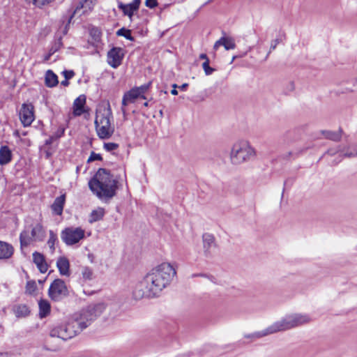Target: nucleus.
<instances>
[{"mask_svg": "<svg viewBox=\"0 0 357 357\" xmlns=\"http://www.w3.org/2000/svg\"><path fill=\"white\" fill-rule=\"evenodd\" d=\"M175 268L169 263H162L155 266L139 281L132 291L135 300L154 298L170 284L176 276Z\"/></svg>", "mask_w": 357, "mask_h": 357, "instance_id": "obj_1", "label": "nucleus"}, {"mask_svg": "<svg viewBox=\"0 0 357 357\" xmlns=\"http://www.w3.org/2000/svg\"><path fill=\"white\" fill-rule=\"evenodd\" d=\"M104 303H91L75 314L69 321L63 325H59L52 328L50 336L68 340L77 335L84 329L90 326L97 317L105 310Z\"/></svg>", "mask_w": 357, "mask_h": 357, "instance_id": "obj_2", "label": "nucleus"}, {"mask_svg": "<svg viewBox=\"0 0 357 357\" xmlns=\"http://www.w3.org/2000/svg\"><path fill=\"white\" fill-rule=\"evenodd\" d=\"M122 180L121 174L114 175L107 169L100 168L89 181V187L98 198L107 200L116 195L119 183Z\"/></svg>", "mask_w": 357, "mask_h": 357, "instance_id": "obj_3", "label": "nucleus"}, {"mask_svg": "<svg viewBox=\"0 0 357 357\" xmlns=\"http://www.w3.org/2000/svg\"><path fill=\"white\" fill-rule=\"evenodd\" d=\"M307 314H294L286 316L283 319L273 323L264 330L245 335V338L259 339L277 332L289 330L311 321Z\"/></svg>", "mask_w": 357, "mask_h": 357, "instance_id": "obj_4", "label": "nucleus"}, {"mask_svg": "<svg viewBox=\"0 0 357 357\" xmlns=\"http://www.w3.org/2000/svg\"><path fill=\"white\" fill-rule=\"evenodd\" d=\"M255 155L254 149L246 142H242L234 144L230 158L234 165L241 164L249 160Z\"/></svg>", "mask_w": 357, "mask_h": 357, "instance_id": "obj_5", "label": "nucleus"}, {"mask_svg": "<svg viewBox=\"0 0 357 357\" xmlns=\"http://www.w3.org/2000/svg\"><path fill=\"white\" fill-rule=\"evenodd\" d=\"M84 234L81 227H67L62 230L61 238L67 245H73L83 239Z\"/></svg>", "mask_w": 357, "mask_h": 357, "instance_id": "obj_6", "label": "nucleus"}, {"mask_svg": "<svg viewBox=\"0 0 357 357\" xmlns=\"http://www.w3.org/2000/svg\"><path fill=\"white\" fill-rule=\"evenodd\" d=\"M48 295L54 301L68 296L69 291L65 282L61 279H55L50 286Z\"/></svg>", "mask_w": 357, "mask_h": 357, "instance_id": "obj_7", "label": "nucleus"}, {"mask_svg": "<svg viewBox=\"0 0 357 357\" xmlns=\"http://www.w3.org/2000/svg\"><path fill=\"white\" fill-rule=\"evenodd\" d=\"M125 53L124 50L121 47H114L108 52L107 55V61L108 64L113 68H117L123 59Z\"/></svg>", "mask_w": 357, "mask_h": 357, "instance_id": "obj_8", "label": "nucleus"}, {"mask_svg": "<svg viewBox=\"0 0 357 357\" xmlns=\"http://www.w3.org/2000/svg\"><path fill=\"white\" fill-rule=\"evenodd\" d=\"M20 118L24 127L30 126L34 119L33 106L31 104H22Z\"/></svg>", "mask_w": 357, "mask_h": 357, "instance_id": "obj_9", "label": "nucleus"}, {"mask_svg": "<svg viewBox=\"0 0 357 357\" xmlns=\"http://www.w3.org/2000/svg\"><path fill=\"white\" fill-rule=\"evenodd\" d=\"M141 3V0H133L132 3L124 4L121 1H118V8L123 12L124 15L128 16L130 20H132V17L134 13L139 10Z\"/></svg>", "mask_w": 357, "mask_h": 357, "instance_id": "obj_10", "label": "nucleus"}, {"mask_svg": "<svg viewBox=\"0 0 357 357\" xmlns=\"http://www.w3.org/2000/svg\"><path fill=\"white\" fill-rule=\"evenodd\" d=\"M204 252L206 257L212 255L213 250L216 247L215 237L213 234L205 233L202 236Z\"/></svg>", "mask_w": 357, "mask_h": 357, "instance_id": "obj_11", "label": "nucleus"}, {"mask_svg": "<svg viewBox=\"0 0 357 357\" xmlns=\"http://www.w3.org/2000/svg\"><path fill=\"white\" fill-rule=\"evenodd\" d=\"M96 130L98 136L100 139H109L114 132V128L111 126L110 120H107V122H102L101 124H98Z\"/></svg>", "mask_w": 357, "mask_h": 357, "instance_id": "obj_12", "label": "nucleus"}, {"mask_svg": "<svg viewBox=\"0 0 357 357\" xmlns=\"http://www.w3.org/2000/svg\"><path fill=\"white\" fill-rule=\"evenodd\" d=\"M140 98L139 93L135 88L131 89L130 91L126 92L122 98V107L121 112L124 116L126 115V110L125 107L129 103H133L135 101Z\"/></svg>", "mask_w": 357, "mask_h": 357, "instance_id": "obj_13", "label": "nucleus"}, {"mask_svg": "<svg viewBox=\"0 0 357 357\" xmlns=\"http://www.w3.org/2000/svg\"><path fill=\"white\" fill-rule=\"evenodd\" d=\"M112 118V112L109 105L107 107H103L98 109L96 114L95 126L98 127V124H101L102 122H107V120H110Z\"/></svg>", "mask_w": 357, "mask_h": 357, "instance_id": "obj_14", "label": "nucleus"}, {"mask_svg": "<svg viewBox=\"0 0 357 357\" xmlns=\"http://www.w3.org/2000/svg\"><path fill=\"white\" fill-rule=\"evenodd\" d=\"M13 246L5 241H0V260H7L14 254Z\"/></svg>", "mask_w": 357, "mask_h": 357, "instance_id": "obj_15", "label": "nucleus"}, {"mask_svg": "<svg viewBox=\"0 0 357 357\" xmlns=\"http://www.w3.org/2000/svg\"><path fill=\"white\" fill-rule=\"evenodd\" d=\"M33 261L40 273H45L47 272L48 269V265L45 261V257L43 255L38 252H33Z\"/></svg>", "mask_w": 357, "mask_h": 357, "instance_id": "obj_16", "label": "nucleus"}, {"mask_svg": "<svg viewBox=\"0 0 357 357\" xmlns=\"http://www.w3.org/2000/svg\"><path fill=\"white\" fill-rule=\"evenodd\" d=\"M66 202V195H61L57 197L51 206L54 214L61 215L63 213L64 204Z\"/></svg>", "mask_w": 357, "mask_h": 357, "instance_id": "obj_17", "label": "nucleus"}, {"mask_svg": "<svg viewBox=\"0 0 357 357\" xmlns=\"http://www.w3.org/2000/svg\"><path fill=\"white\" fill-rule=\"evenodd\" d=\"M56 266L61 275L68 276L70 275V264L66 257H59L56 261Z\"/></svg>", "mask_w": 357, "mask_h": 357, "instance_id": "obj_18", "label": "nucleus"}, {"mask_svg": "<svg viewBox=\"0 0 357 357\" xmlns=\"http://www.w3.org/2000/svg\"><path fill=\"white\" fill-rule=\"evenodd\" d=\"M33 241H42L45 236V231L40 223L36 224L31 232Z\"/></svg>", "mask_w": 357, "mask_h": 357, "instance_id": "obj_19", "label": "nucleus"}, {"mask_svg": "<svg viewBox=\"0 0 357 357\" xmlns=\"http://www.w3.org/2000/svg\"><path fill=\"white\" fill-rule=\"evenodd\" d=\"M12 160V152L8 146L0 148V165H6Z\"/></svg>", "mask_w": 357, "mask_h": 357, "instance_id": "obj_20", "label": "nucleus"}, {"mask_svg": "<svg viewBox=\"0 0 357 357\" xmlns=\"http://www.w3.org/2000/svg\"><path fill=\"white\" fill-rule=\"evenodd\" d=\"M86 103L84 96L77 98L73 102V112L75 116H80L84 112V107Z\"/></svg>", "mask_w": 357, "mask_h": 357, "instance_id": "obj_21", "label": "nucleus"}, {"mask_svg": "<svg viewBox=\"0 0 357 357\" xmlns=\"http://www.w3.org/2000/svg\"><path fill=\"white\" fill-rule=\"evenodd\" d=\"M13 311L17 318L26 317L29 315L30 310L25 304L15 305L13 307Z\"/></svg>", "mask_w": 357, "mask_h": 357, "instance_id": "obj_22", "label": "nucleus"}, {"mask_svg": "<svg viewBox=\"0 0 357 357\" xmlns=\"http://www.w3.org/2000/svg\"><path fill=\"white\" fill-rule=\"evenodd\" d=\"M45 83L47 87L56 86L59 83L57 75L52 70H48L45 73Z\"/></svg>", "mask_w": 357, "mask_h": 357, "instance_id": "obj_23", "label": "nucleus"}, {"mask_svg": "<svg viewBox=\"0 0 357 357\" xmlns=\"http://www.w3.org/2000/svg\"><path fill=\"white\" fill-rule=\"evenodd\" d=\"M339 156L340 157H347V158H353L357 156V145L354 149V151H344L340 149V146H338V149L337 151H335L333 149H329L327 151V153L331 155H333L336 153H339Z\"/></svg>", "mask_w": 357, "mask_h": 357, "instance_id": "obj_24", "label": "nucleus"}, {"mask_svg": "<svg viewBox=\"0 0 357 357\" xmlns=\"http://www.w3.org/2000/svg\"><path fill=\"white\" fill-rule=\"evenodd\" d=\"M38 306L40 318L46 317L50 313V303L47 300L41 299L38 303Z\"/></svg>", "mask_w": 357, "mask_h": 357, "instance_id": "obj_25", "label": "nucleus"}, {"mask_svg": "<svg viewBox=\"0 0 357 357\" xmlns=\"http://www.w3.org/2000/svg\"><path fill=\"white\" fill-rule=\"evenodd\" d=\"M342 132L343 131L341 128H340L337 131L321 130V133L326 139L335 142H338L340 140Z\"/></svg>", "mask_w": 357, "mask_h": 357, "instance_id": "obj_26", "label": "nucleus"}, {"mask_svg": "<svg viewBox=\"0 0 357 357\" xmlns=\"http://www.w3.org/2000/svg\"><path fill=\"white\" fill-rule=\"evenodd\" d=\"M105 215L104 209L102 208H98L96 210L92 211L90 215L89 222L92 223L94 222H97L102 219Z\"/></svg>", "mask_w": 357, "mask_h": 357, "instance_id": "obj_27", "label": "nucleus"}, {"mask_svg": "<svg viewBox=\"0 0 357 357\" xmlns=\"http://www.w3.org/2000/svg\"><path fill=\"white\" fill-rule=\"evenodd\" d=\"M32 240L33 239L31 235H29V231L24 230L20 233V241L21 247L27 246L28 245H29Z\"/></svg>", "mask_w": 357, "mask_h": 357, "instance_id": "obj_28", "label": "nucleus"}, {"mask_svg": "<svg viewBox=\"0 0 357 357\" xmlns=\"http://www.w3.org/2000/svg\"><path fill=\"white\" fill-rule=\"evenodd\" d=\"M82 275L84 281H91L94 278V274L93 270L88 267L84 266L82 268Z\"/></svg>", "mask_w": 357, "mask_h": 357, "instance_id": "obj_29", "label": "nucleus"}, {"mask_svg": "<svg viewBox=\"0 0 357 357\" xmlns=\"http://www.w3.org/2000/svg\"><path fill=\"white\" fill-rule=\"evenodd\" d=\"M116 34L118 36H123V37H124L125 38H126L127 40H128L130 41H134L135 40V38L131 34V30L128 29H126L125 27H122L120 29H119L116 31Z\"/></svg>", "mask_w": 357, "mask_h": 357, "instance_id": "obj_30", "label": "nucleus"}, {"mask_svg": "<svg viewBox=\"0 0 357 357\" xmlns=\"http://www.w3.org/2000/svg\"><path fill=\"white\" fill-rule=\"evenodd\" d=\"M151 85V82H149L146 84L141 85L140 86L134 87V88L137 90V93H139L140 98L146 99V96H144V93L149 90Z\"/></svg>", "mask_w": 357, "mask_h": 357, "instance_id": "obj_31", "label": "nucleus"}, {"mask_svg": "<svg viewBox=\"0 0 357 357\" xmlns=\"http://www.w3.org/2000/svg\"><path fill=\"white\" fill-rule=\"evenodd\" d=\"M301 153V151H289L281 155V158L285 160L295 159Z\"/></svg>", "mask_w": 357, "mask_h": 357, "instance_id": "obj_32", "label": "nucleus"}, {"mask_svg": "<svg viewBox=\"0 0 357 357\" xmlns=\"http://www.w3.org/2000/svg\"><path fill=\"white\" fill-rule=\"evenodd\" d=\"M37 289L36 283L34 280H30L26 282L25 292L28 294H32Z\"/></svg>", "mask_w": 357, "mask_h": 357, "instance_id": "obj_33", "label": "nucleus"}, {"mask_svg": "<svg viewBox=\"0 0 357 357\" xmlns=\"http://www.w3.org/2000/svg\"><path fill=\"white\" fill-rule=\"evenodd\" d=\"M56 241H57L56 235L54 233L53 231L50 230V237H49V239L47 241V244L52 252L54 251V249H55L54 245H55V243Z\"/></svg>", "mask_w": 357, "mask_h": 357, "instance_id": "obj_34", "label": "nucleus"}, {"mask_svg": "<svg viewBox=\"0 0 357 357\" xmlns=\"http://www.w3.org/2000/svg\"><path fill=\"white\" fill-rule=\"evenodd\" d=\"M62 46H63L62 36H59V38L57 39V40L54 43V44L50 48V54H54Z\"/></svg>", "mask_w": 357, "mask_h": 357, "instance_id": "obj_35", "label": "nucleus"}, {"mask_svg": "<svg viewBox=\"0 0 357 357\" xmlns=\"http://www.w3.org/2000/svg\"><path fill=\"white\" fill-rule=\"evenodd\" d=\"M89 0H83L82 1H80L78 5L76 6L75 10L73 11V13H72V15H70L69 20H68V22L70 23V21L71 20L73 19V17L77 13H79V10L83 9L84 8V4L88 2Z\"/></svg>", "mask_w": 357, "mask_h": 357, "instance_id": "obj_36", "label": "nucleus"}, {"mask_svg": "<svg viewBox=\"0 0 357 357\" xmlns=\"http://www.w3.org/2000/svg\"><path fill=\"white\" fill-rule=\"evenodd\" d=\"M224 47L226 50H233L236 47L234 40L231 38L225 37V40H224Z\"/></svg>", "mask_w": 357, "mask_h": 357, "instance_id": "obj_37", "label": "nucleus"}, {"mask_svg": "<svg viewBox=\"0 0 357 357\" xmlns=\"http://www.w3.org/2000/svg\"><path fill=\"white\" fill-rule=\"evenodd\" d=\"M209 62L210 61L207 60L204 61V62L202 63V68L206 75H210L215 71V69L209 66Z\"/></svg>", "mask_w": 357, "mask_h": 357, "instance_id": "obj_38", "label": "nucleus"}, {"mask_svg": "<svg viewBox=\"0 0 357 357\" xmlns=\"http://www.w3.org/2000/svg\"><path fill=\"white\" fill-rule=\"evenodd\" d=\"M55 0H35V6L39 8H42L43 6H47Z\"/></svg>", "mask_w": 357, "mask_h": 357, "instance_id": "obj_39", "label": "nucleus"}, {"mask_svg": "<svg viewBox=\"0 0 357 357\" xmlns=\"http://www.w3.org/2000/svg\"><path fill=\"white\" fill-rule=\"evenodd\" d=\"M119 147V144L114 142H107L104 144V148L107 151H112Z\"/></svg>", "mask_w": 357, "mask_h": 357, "instance_id": "obj_40", "label": "nucleus"}, {"mask_svg": "<svg viewBox=\"0 0 357 357\" xmlns=\"http://www.w3.org/2000/svg\"><path fill=\"white\" fill-rule=\"evenodd\" d=\"M102 156L99 153H96L93 151H92L91 153V155L87 160L88 162H91L92 161H95V160H102Z\"/></svg>", "mask_w": 357, "mask_h": 357, "instance_id": "obj_41", "label": "nucleus"}, {"mask_svg": "<svg viewBox=\"0 0 357 357\" xmlns=\"http://www.w3.org/2000/svg\"><path fill=\"white\" fill-rule=\"evenodd\" d=\"M145 5L149 8H154L158 6L157 0H146Z\"/></svg>", "mask_w": 357, "mask_h": 357, "instance_id": "obj_42", "label": "nucleus"}, {"mask_svg": "<svg viewBox=\"0 0 357 357\" xmlns=\"http://www.w3.org/2000/svg\"><path fill=\"white\" fill-rule=\"evenodd\" d=\"M91 34L96 40H99L100 38V31L98 29H92Z\"/></svg>", "mask_w": 357, "mask_h": 357, "instance_id": "obj_43", "label": "nucleus"}, {"mask_svg": "<svg viewBox=\"0 0 357 357\" xmlns=\"http://www.w3.org/2000/svg\"><path fill=\"white\" fill-rule=\"evenodd\" d=\"M62 74L63 75L65 79H70L73 78L75 75V73L73 70H65L62 72Z\"/></svg>", "mask_w": 357, "mask_h": 357, "instance_id": "obj_44", "label": "nucleus"}, {"mask_svg": "<svg viewBox=\"0 0 357 357\" xmlns=\"http://www.w3.org/2000/svg\"><path fill=\"white\" fill-rule=\"evenodd\" d=\"M65 128L60 127L58 130L53 135L54 137L56 138V139H59L64 135Z\"/></svg>", "mask_w": 357, "mask_h": 357, "instance_id": "obj_45", "label": "nucleus"}, {"mask_svg": "<svg viewBox=\"0 0 357 357\" xmlns=\"http://www.w3.org/2000/svg\"><path fill=\"white\" fill-rule=\"evenodd\" d=\"M280 43V39H279V38H277L271 42L270 50H269L267 56L269 55V54L271 53V51L274 50L276 48L277 45Z\"/></svg>", "mask_w": 357, "mask_h": 357, "instance_id": "obj_46", "label": "nucleus"}, {"mask_svg": "<svg viewBox=\"0 0 357 357\" xmlns=\"http://www.w3.org/2000/svg\"><path fill=\"white\" fill-rule=\"evenodd\" d=\"M224 40H225V37H222L220 38L218 41L215 42V43L214 44V46H213V49L214 50H218V48L222 45L224 46V44H225V42Z\"/></svg>", "mask_w": 357, "mask_h": 357, "instance_id": "obj_47", "label": "nucleus"}, {"mask_svg": "<svg viewBox=\"0 0 357 357\" xmlns=\"http://www.w3.org/2000/svg\"><path fill=\"white\" fill-rule=\"evenodd\" d=\"M55 140L56 139V138L54 137V135H52L47 139L45 140V144L47 146L51 145Z\"/></svg>", "mask_w": 357, "mask_h": 357, "instance_id": "obj_48", "label": "nucleus"}, {"mask_svg": "<svg viewBox=\"0 0 357 357\" xmlns=\"http://www.w3.org/2000/svg\"><path fill=\"white\" fill-rule=\"evenodd\" d=\"M188 86V84L187 83H184L182 85H181L180 86H178V88L181 90V91H185L187 89Z\"/></svg>", "mask_w": 357, "mask_h": 357, "instance_id": "obj_49", "label": "nucleus"}, {"mask_svg": "<svg viewBox=\"0 0 357 357\" xmlns=\"http://www.w3.org/2000/svg\"><path fill=\"white\" fill-rule=\"evenodd\" d=\"M199 59L205 60V61L209 60L208 56H207V55L206 54H201L199 55Z\"/></svg>", "mask_w": 357, "mask_h": 357, "instance_id": "obj_50", "label": "nucleus"}, {"mask_svg": "<svg viewBox=\"0 0 357 357\" xmlns=\"http://www.w3.org/2000/svg\"><path fill=\"white\" fill-rule=\"evenodd\" d=\"M69 22H68V24L65 26L64 29H63V35H66L67 34L68 31V25H69Z\"/></svg>", "mask_w": 357, "mask_h": 357, "instance_id": "obj_51", "label": "nucleus"}, {"mask_svg": "<svg viewBox=\"0 0 357 357\" xmlns=\"http://www.w3.org/2000/svg\"><path fill=\"white\" fill-rule=\"evenodd\" d=\"M61 84L64 86H67L69 85L68 79H65L64 80L61 81Z\"/></svg>", "mask_w": 357, "mask_h": 357, "instance_id": "obj_52", "label": "nucleus"}, {"mask_svg": "<svg viewBox=\"0 0 357 357\" xmlns=\"http://www.w3.org/2000/svg\"><path fill=\"white\" fill-rule=\"evenodd\" d=\"M206 274L204 273H198V274H192V278H195V277H206Z\"/></svg>", "mask_w": 357, "mask_h": 357, "instance_id": "obj_53", "label": "nucleus"}, {"mask_svg": "<svg viewBox=\"0 0 357 357\" xmlns=\"http://www.w3.org/2000/svg\"><path fill=\"white\" fill-rule=\"evenodd\" d=\"M171 93L174 96H176L178 94V91L175 89H173L172 91H171Z\"/></svg>", "mask_w": 357, "mask_h": 357, "instance_id": "obj_54", "label": "nucleus"}, {"mask_svg": "<svg viewBox=\"0 0 357 357\" xmlns=\"http://www.w3.org/2000/svg\"><path fill=\"white\" fill-rule=\"evenodd\" d=\"M119 169L123 173V177L126 178V171H125L124 168L120 167Z\"/></svg>", "mask_w": 357, "mask_h": 357, "instance_id": "obj_55", "label": "nucleus"}, {"mask_svg": "<svg viewBox=\"0 0 357 357\" xmlns=\"http://www.w3.org/2000/svg\"><path fill=\"white\" fill-rule=\"evenodd\" d=\"M8 354L7 353H1L0 352V357H7Z\"/></svg>", "mask_w": 357, "mask_h": 357, "instance_id": "obj_56", "label": "nucleus"}, {"mask_svg": "<svg viewBox=\"0 0 357 357\" xmlns=\"http://www.w3.org/2000/svg\"><path fill=\"white\" fill-rule=\"evenodd\" d=\"M159 114H160V117H163V111H162V109H160V110L159 111Z\"/></svg>", "mask_w": 357, "mask_h": 357, "instance_id": "obj_57", "label": "nucleus"}, {"mask_svg": "<svg viewBox=\"0 0 357 357\" xmlns=\"http://www.w3.org/2000/svg\"><path fill=\"white\" fill-rule=\"evenodd\" d=\"M144 107H149V101H146L144 103Z\"/></svg>", "mask_w": 357, "mask_h": 357, "instance_id": "obj_58", "label": "nucleus"}, {"mask_svg": "<svg viewBox=\"0 0 357 357\" xmlns=\"http://www.w3.org/2000/svg\"><path fill=\"white\" fill-rule=\"evenodd\" d=\"M26 1L29 3H32L33 5H35V0H26Z\"/></svg>", "mask_w": 357, "mask_h": 357, "instance_id": "obj_59", "label": "nucleus"}, {"mask_svg": "<svg viewBox=\"0 0 357 357\" xmlns=\"http://www.w3.org/2000/svg\"><path fill=\"white\" fill-rule=\"evenodd\" d=\"M52 54H48L46 57H45V60H49L50 56H52Z\"/></svg>", "mask_w": 357, "mask_h": 357, "instance_id": "obj_60", "label": "nucleus"}, {"mask_svg": "<svg viewBox=\"0 0 357 357\" xmlns=\"http://www.w3.org/2000/svg\"><path fill=\"white\" fill-rule=\"evenodd\" d=\"M160 93H163L164 94H167V91L161 90V91H160Z\"/></svg>", "mask_w": 357, "mask_h": 357, "instance_id": "obj_61", "label": "nucleus"}, {"mask_svg": "<svg viewBox=\"0 0 357 357\" xmlns=\"http://www.w3.org/2000/svg\"><path fill=\"white\" fill-rule=\"evenodd\" d=\"M172 87H173V89H176V88H177L178 86H177V84H172Z\"/></svg>", "mask_w": 357, "mask_h": 357, "instance_id": "obj_62", "label": "nucleus"}, {"mask_svg": "<svg viewBox=\"0 0 357 357\" xmlns=\"http://www.w3.org/2000/svg\"><path fill=\"white\" fill-rule=\"evenodd\" d=\"M18 135H19V134H18V131H15V135L18 136Z\"/></svg>", "mask_w": 357, "mask_h": 357, "instance_id": "obj_63", "label": "nucleus"}, {"mask_svg": "<svg viewBox=\"0 0 357 357\" xmlns=\"http://www.w3.org/2000/svg\"><path fill=\"white\" fill-rule=\"evenodd\" d=\"M213 1V0H208V1L206 3V4H207V3H210V2H211V1Z\"/></svg>", "mask_w": 357, "mask_h": 357, "instance_id": "obj_64", "label": "nucleus"}]
</instances>
